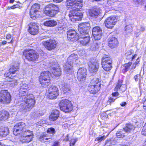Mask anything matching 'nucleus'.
<instances>
[{
	"label": "nucleus",
	"mask_w": 146,
	"mask_h": 146,
	"mask_svg": "<svg viewBox=\"0 0 146 146\" xmlns=\"http://www.w3.org/2000/svg\"><path fill=\"white\" fill-rule=\"evenodd\" d=\"M66 3L67 6L68 8L73 9L69 14L71 21L74 22L81 20L83 17V14L78 11L82 7V0H67Z\"/></svg>",
	"instance_id": "2"
},
{
	"label": "nucleus",
	"mask_w": 146,
	"mask_h": 146,
	"mask_svg": "<svg viewBox=\"0 0 146 146\" xmlns=\"http://www.w3.org/2000/svg\"><path fill=\"white\" fill-rule=\"evenodd\" d=\"M61 110L66 113L71 111L73 109V106L70 102L66 100H62L59 103Z\"/></svg>",
	"instance_id": "5"
},
{
	"label": "nucleus",
	"mask_w": 146,
	"mask_h": 146,
	"mask_svg": "<svg viewBox=\"0 0 146 146\" xmlns=\"http://www.w3.org/2000/svg\"><path fill=\"white\" fill-rule=\"evenodd\" d=\"M55 132V129L52 127L48 128L47 130V133L52 134V135H53V134Z\"/></svg>",
	"instance_id": "45"
},
{
	"label": "nucleus",
	"mask_w": 146,
	"mask_h": 146,
	"mask_svg": "<svg viewBox=\"0 0 146 146\" xmlns=\"http://www.w3.org/2000/svg\"><path fill=\"white\" fill-rule=\"evenodd\" d=\"M126 104V102H123L121 103L120 105L122 106H125Z\"/></svg>",
	"instance_id": "58"
},
{
	"label": "nucleus",
	"mask_w": 146,
	"mask_h": 146,
	"mask_svg": "<svg viewBox=\"0 0 146 146\" xmlns=\"http://www.w3.org/2000/svg\"><path fill=\"white\" fill-rule=\"evenodd\" d=\"M53 71L52 73L54 76H60L61 74V71L60 68L53 67Z\"/></svg>",
	"instance_id": "35"
},
{
	"label": "nucleus",
	"mask_w": 146,
	"mask_h": 146,
	"mask_svg": "<svg viewBox=\"0 0 146 146\" xmlns=\"http://www.w3.org/2000/svg\"><path fill=\"white\" fill-rule=\"evenodd\" d=\"M94 85L95 86L96 85H98L99 87H100V84L99 82V80L97 78H94L91 81L90 83Z\"/></svg>",
	"instance_id": "38"
},
{
	"label": "nucleus",
	"mask_w": 146,
	"mask_h": 146,
	"mask_svg": "<svg viewBox=\"0 0 146 146\" xmlns=\"http://www.w3.org/2000/svg\"><path fill=\"white\" fill-rule=\"evenodd\" d=\"M89 70L91 72H95L98 70L99 67V63L97 60H93L88 62Z\"/></svg>",
	"instance_id": "14"
},
{
	"label": "nucleus",
	"mask_w": 146,
	"mask_h": 146,
	"mask_svg": "<svg viewBox=\"0 0 146 146\" xmlns=\"http://www.w3.org/2000/svg\"><path fill=\"white\" fill-rule=\"evenodd\" d=\"M102 65L103 69L106 71H109L112 67L111 64H102Z\"/></svg>",
	"instance_id": "39"
},
{
	"label": "nucleus",
	"mask_w": 146,
	"mask_h": 146,
	"mask_svg": "<svg viewBox=\"0 0 146 146\" xmlns=\"http://www.w3.org/2000/svg\"><path fill=\"white\" fill-rule=\"evenodd\" d=\"M122 81L121 80H119L117 84V85L114 89L115 91H117L119 89L120 91L121 92H123L126 90V87L125 85L121 84Z\"/></svg>",
	"instance_id": "22"
},
{
	"label": "nucleus",
	"mask_w": 146,
	"mask_h": 146,
	"mask_svg": "<svg viewBox=\"0 0 146 146\" xmlns=\"http://www.w3.org/2000/svg\"><path fill=\"white\" fill-rule=\"evenodd\" d=\"M109 46L111 48L115 47L118 44L117 39L115 37L110 38L108 42Z\"/></svg>",
	"instance_id": "23"
},
{
	"label": "nucleus",
	"mask_w": 146,
	"mask_h": 146,
	"mask_svg": "<svg viewBox=\"0 0 146 146\" xmlns=\"http://www.w3.org/2000/svg\"><path fill=\"white\" fill-rule=\"evenodd\" d=\"M21 137L20 141L22 143H28L32 141L34 137V135H23L21 134Z\"/></svg>",
	"instance_id": "19"
},
{
	"label": "nucleus",
	"mask_w": 146,
	"mask_h": 146,
	"mask_svg": "<svg viewBox=\"0 0 146 146\" xmlns=\"http://www.w3.org/2000/svg\"><path fill=\"white\" fill-rule=\"evenodd\" d=\"M26 59L29 61H33L36 60L38 57V55L36 52L33 50L25 51L23 52Z\"/></svg>",
	"instance_id": "8"
},
{
	"label": "nucleus",
	"mask_w": 146,
	"mask_h": 146,
	"mask_svg": "<svg viewBox=\"0 0 146 146\" xmlns=\"http://www.w3.org/2000/svg\"><path fill=\"white\" fill-rule=\"evenodd\" d=\"M140 77V75L139 74H137L134 76V79L135 81L137 82L139 80V81L140 82V81L139 79Z\"/></svg>",
	"instance_id": "47"
},
{
	"label": "nucleus",
	"mask_w": 146,
	"mask_h": 146,
	"mask_svg": "<svg viewBox=\"0 0 146 146\" xmlns=\"http://www.w3.org/2000/svg\"><path fill=\"white\" fill-rule=\"evenodd\" d=\"M118 131L120 133V134L121 135H122V136L123 137H124L125 135L123 134V133L122 132L121 130Z\"/></svg>",
	"instance_id": "63"
},
{
	"label": "nucleus",
	"mask_w": 146,
	"mask_h": 146,
	"mask_svg": "<svg viewBox=\"0 0 146 146\" xmlns=\"http://www.w3.org/2000/svg\"><path fill=\"white\" fill-rule=\"evenodd\" d=\"M126 58L128 60H132L137 56L136 54L133 55V51L132 50H128L126 53Z\"/></svg>",
	"instance_id": "27"
},
{
	"label": "nucleus",
	"mask_w": 146,
	"mask_h": 146,
	"mask_svg": "<svg viewBox=\"0 0 146 146\" xmlns=\"http://www.w3.org/2000/svg\"><path fill=\"white\" fill-rule=\"evenodd\" d=\"M22 84L19 90V101L22 102L20 107L21 111L25 113L33 108L35 105V100L32 94H26V90L29 88L28 85L25 83Z\"/></svg>",
	"instance_id": "1"
},
{
	"label": "nucleus",
	"mask_w": 146,
	"mask_h": 146,
	"mask_svg": "<svg viewBox=\"0 0 146 146\" xmlns=\"http://www.w3.org/2000/svg\"><path fill=\"white\" fill-rule=\"evenodd\" d=\"M59 11L58 6L51 4L46 6L44 12L47 15L52 17Z\"/></svg>",
	"instance_id": "4"
},
{
	"label": "nucleus",
	"mask_w": 146,
	"mask_h": 146,
	"mask_svg": "<svg viewBox=\"0 0 146 146\" xmlns=\"http://www.w3.org/2000/svg\"><path fill=\"white\" fill-rule=\"evenodd\" d=\"M68 140H69V135L68 134L67 135L66 137L64 139V140L65 141H68Z\"/></svg>",
	"instance_id": "57"
},
{
	"label": "nucleus",
	"mask_w": 146,
	"mask_h": 146,
	"mask_svg": "<svg viewBox=\"0 0 146 146\" xmlns=\"http://www.w3.org/2000/svg\"><path fill=\"white\" fill-rule=\"evenodd\" d=\"M116 136L118 138H123V137L121 135L120 133L118 131L116 133Z\"/></svg>",
	"instance_id": "49"
},
{
	"label": "nucleus",
	"mask_w": 146,
	"mask_h": 146,
	"mask_svg": "<svg viewBox=\"0 0 146 146\" xmlns=\"http://www.w3.org/2000/svg\"><path fill=\"white\" fill-rule=\"evenodd\" d=\"M78 31L80 33L78 36L79 39H80V38H85L89 36L88 34L89 31H85V30H78Z\"/></svg>",
	"instance_id": "30"
},
{
	"label": "nucleus",
	"mask_w": 146,
	"mask_h": 146,
	"mask_svg": "<svg viewBox=\"0 0 146 146\" xmlns=\"http://www.w3.org/2000/svg\"><path fill=\"white\" fill-rule=\"evenodd\" d=\"M114 100H115L113 98H110L109 99L108 101L110 103H111L114 102Z\"/></svg>",
	"instance_id": "53"
},
{
	"label": "nucleus",
	"mask_w": 146,
	"mask_h": 146,
	"mask_svg": "<svg viewBox=\"0 0 146 146\" xmlns=\"http://www.w3.org/2000/svg\"><path fill=\"white\" fill-rule=\"evenodd\" d=\"M89 14L91 17L96 18L99 14V12L98 9H94L89 12Z\"/></svg>",
	"instance_id": "33"
},
{
	"label": "nucleus",
	"mask_w": 146,
	"mask_h": 146,
	"mask_svg": "<svg viewBox=\"0 0 146 146\" xmlns=\"http://www.w3.org/2000/svg\"><path fill=\"white\" fill-rule=\"evenodd\" d=\"M44 47L48 50H51L55 49L57 46V43L53 39H50L42 42Z\"/></svg>",
	"instance_id": "10"
},
{
	"label": "nucleus",
	"mask_w": 146,
	"mask_h": 146,
	"mask_svg": "<svg viewBox=\"0 0 146 146\" xmlns=\"http://www.w3.org/2000/svg\"><path fill=\"white\" fill-rule=\"evenodd\" d=\"M134 128L135 127L134 126L131 124H127L125 128L120 130L124 135L126 133L130 132L131 130L134 129Z\"/></svg>",
	"instance_id": "28"
},
{
	"label": "nucleus",
	"mask_w": 146,
	"mask_h": 146,
	"mask_svg": "<svg viewBox=\"0 0 146 146\" xmlns=\"http://www.w3.org/2000/svg\"><path fill=\"white\" fill-rule=\"evenodd\" d=\"M25 127V124L23 122H20L17 123L14 126L13 133L17 135L18 134L21 135L25 131L24 129Z\"/></svg>",
	"instance_id": "11"
},
{
	"label": "nucleus",
	"mask_w": 146,
	"mask_h": 146,
	"mask_svg": "<svg viewBox=\"0 0 146 146\" xmlns=\"http://www.w3.org/2000/svg\"><path fill=\"white\" fill-rule=\"evenodd\" d=\"M74 142H73L72 143H70V146H73L75 144V142L76 141V140H74Z\"/></svg>",
	"instance_id": "62"
},
{
	"label": "nucleus",
	"mask_w": 146,
	"mask_h": 146,
	"mask_svg": "<svg viewBox=\"0 0 146 146\" xmlns=\"http://www.w3.org/2000/svg\"><path fill=\"white\" fill-rule=\"evenodd\" d=\"M92 33L95 40H100L102 35V31L98 27H95L93 29Z\"/></svg>",
	"instance_id": "15"
},
{
	"label": "nucleus",
	"mask_w": 146,
	"mask_h": 146,
	"mask_svg": "<svg viewBox=\"0 0 146 146\" xmlns=\"http://www.w3.org/2000/svg\"><path fill=\"white\" fill-rule=\"evenodd\" d=\"M100 88L98 85H96V86H95L94 85H92L90 83L88 86V90L90 93L95 94L97 92L100 90Z\"/></svg>",
	"instance_id": "20"
},
{
	"label": "nucleus",
	"mask_w": 146,
	"mask_h": 146,
	"mask_svg": "<svg viewBox=\"0 0 146 146\" xmlns=\"http://www.w3.org/2000/svg\"><path fill=\"white\" fill-rule=\"evenodd\" d=\"M117 21V19L115 17H108L105 21V25L108 28H112L115 24Z\"/></svg>",
	"instance_id": "13"
},
{
	"label": "nucleus",
	"mask_w": 146,
	"mask_h": 146,
	"mask_svg": "<svg viewBox=\"0 0 146 146\" xmlns=\"http://www.w3.org/2000/svg\"><path fill=\"white\" fill-rule=\"evenodd\" d=\"M11 37V35L9 34H8L6 36V38L7 39H10Z\"/></svg>",
	"instance_id": "52"
},
{
	"label": "nucleus",
	"mask_w": 146,
	"mask_h": 146,
	"mask_svg": "<svg viewBox=\"0 0 146 146\" xmlns=\"http://www.w3.org/2000/svg\"><path fill=\"white\" fill-rule=\"evenodd\" d=\"M47 134H46V133H42L40 136L39 137V139L40 140H42L45 139L46 140H48V139H50V137H49V138H46V137H47Z\"/></svg>",
	"instance_id": "40"
},
{
	"label": "nucleus",
	"mask_w": 146,
	"mask_h": 146,
	"mask_svg": "<svg viewBox=\"0 0 146 146\" xmlns=\"http://www.w3.org/2000/svg\"><path fill=\"white\" fill-rule=\"evenodd\" d=\"M136 65H137V64H135V63H134L133 64V65H132V66H131V69H133L135 68L136 67Z\"/></svg>",
	"instance_id": "56"
},
{
	"label": "nucleus",
	"mask_w": 146,
	"mask_h": 146,
	"mask_svg": "<svg viewBox=\"0 0 146 146\" xmlns=\"http://www.w3.org/2000/svg\"><path fill=\"white\" fill-rule=\"evenodd\" d=\"M145 29L143 25H141L140 26V29H139L141 31H143Z\"/></svg>",
	"instance_id": "50"
},
{
	"label": "nucleus",
	"mask_w": 146,
	"mask_h": 146,
	"mask_svg": "<svg viewBox=\"0 0 146 146\" xmlns=\"http://www.w3.org/2000/svg\"><path fill=\"white\" fill-rule=\"evenodd\" d=\"M59 145V143L58 142H56L54 143L53 146H58Z\"/></svg>",
	"instance_id": "55"
},
{
	"label": "nucleus",
	"mask_w": 146,
	"mask_h": 146,
	"mask_svg": "<svg viewBox=\"0 0 146 146\" xmlns=\"http://www.w3.org/2000/svg\"><path fill=\"white\" fill-rule=\"evenodd\" d=\"M9 133V130L7 127H3L0 129V136L5 137Z\"/></svg>",
	"instance_id": "31"
},
{
	"label": "nucleus",
	"mask_w": 146,
	"mask_h": 146,
	"mask_svg": "<svg viewBox=\"0 0 146 146\" xmlns=\"http://www.w3.org/2000/svg\"><path fill=\"white\" fill-rule=\"evenodd\" d=\"M78 59V56L76 54H72L70 55L68 58L67 62L64 65V71L70 73V72L72 70L73 65L76 64V61Z\"/></svg>",
	"instance_id": "3"
},
{
	"label": "nucleus",
	"mask_w": 146,
	"mask_h": 146,
	"mask_svg": "<svg viewBox=\"0 0 146 146\" xmlns=\"http://www.w3.org/2000/svg\"><path fill=\"white\" fill-rule=\"evenodd\" d=\"M50 73L48 71H44L41 74L39 77V81L42 86H48L50 82L49 75Z\"/></svg>",
	"instance_id": "6"
},
{
	"label": "nucleus",
	"mask_w": 146,
	"mask_h": 146,
	"mask_svg": "<svg viewBox=\"0 0 146 146\" xmlns=\"http://www.w3.org/2000/svg\"><path fill=\"white\" fill-rule=\"evenodd\" d=\"M141 133L142 135H146V123L143 127Z\"/></svg>",
	"instance_id": "46"
},
{
	"label": "nucleus",
	"mask_w": 146,
	"mask_h": 146,
	"mask_svg": "<svg viewBox=\"0 0 146 146\" xmlns=\"http://www.w3.org/2000/svg\"><path fill=\"white\" fill-rule=\"evenodd\" d=\"M63 0H53L54 2H56L57 3H59L62 1Z\"/></svg>",
	"instance_id": "64"
},
{
	"label": "nucleus",
	"mask_w": 146,
	"mask_h": 146,
	"mask_svg": "<svg viewBox=\"0 0 146 146\" xmlns=\"http://www.w3.org/2000/svg\"><path fill=\"white\" fill-rule=\"evenodd\" d=\"M59 111L57 110L53 111L50 115L49 119L50 121H54L56 120L59 117Z\"/></svg>",
	"instance_id": "24"
},
{
	"label": "nucleus",
	"mask_w": 146,
	"mask_h": 146,
	"mask_svg": "<svg viewBox=\"0 0 146 146\" xmlns=\"http://www.w3.org/2000/svg\"><path fill=\"white\" fill-rule=\"evenodd\" d=\"M139 58H138L136 60V62L134 63L137 65L139 63Z\"/></svg>",
	"instance_id": "60"
},
{
	"label": "nucleus",
	"mask_w": 146,
	"mask_h": 146,
	"mask_svg": "<svg viewBox=\"0 0 146 146\" xmlns=\"http://www.w3.org/2000/svg\"><path fill=\"white\" fill-rule=\"evenodd\" d=\"M90 37L89 36H87V37L80 38L82 39L80 40V43L83 45H86L89 42Z\"/></svg>",
	"instance_id": "37"
},
{
	"label": "nucleus",
	"mask_w": 146,
	"mask_h": 146,
	"mask_svg": "<svg viewBox=\"0 0 146 146\" xmlns=\"http://www.w3.org/2000/svg\"><path fill=\"white\" fill-rule=\"evenodd\" d=\"M16 7H15V5H13V6H12V7H8V8L9 9H13L15 8Z\"/></svg>",
	"instance_id": "59"
},
{
	"label": "nucleus",
	"mask_w": 146,
	"mask_h": 146,
	"mask_svg": "<svg viewBox=\"0 0 146 146\" xmlns=\"http://www.w3.org/2000/svg\"><path fill=\"white\" fill-rule=\"evenodd\" d=\"M86 69L85 68H81L78 70L77 77L79 81L83 82L86 80Z\"/></svg>",
	"instance_id": "17"
},
{
	"label": "nucleus",
	"mask_w": 146,
	"mask_h": 146,
	"mask_svg": "<svg viewBox=\"0 0 146 146\" xmlns=\"http://www.w3.org/2000/svg\"><path fill=\"white\" fill-rule=\"evenodd\" d=\"M40 8L39 5L37 4H35L32 6L30 10V17L32 19H36V13L38 12Z\"/></svg>",
	"instance_id": "16"
},
{
	"label": "nucleus",
	"mask_w": 146,
	"mask_h": 146,
	"mask_svg": "<svg viewBox=\"0 0 146 146\" xmlns=\"http://www.w3.org/2000/svg\"><path fill=\"white\" fill-rule=\"evenodd\" d=\"M90 27V25L88 23H83L79 25L78 30L89 31Z\"/></svg>",
	"instance_id": "25"
},
{
	"label": "nucleus",
	"mask_w": 146,
	"mask_h": 146,
	"mask_svg": "<svg viewBox=\"0 0 146 146\" xmlns=\"http://www.w3.org/2000/svg\"><path fill=\"white\" fill-rule=\"evenodd\" d=\"M131 64V62H129L128 63L125 64L124 65V67L125 68V69H124V71L123 70L124 69H123V71H124V72H125L128 70L129 69V68Z\"/></svg>",
	"instance_id": "43"
},
{
	"label": "nucleus",
	"mask_w": 146,
	"mask_h": 146,
	"mask_svg": "<svg viewBox=\"0 0 146 146\" xmlns=\"http://www.w3.org/2000/svg\"><path fill=\"white\" fill-rule=\"evenodd\" d=\"M108 136V135L106 136L104 135L102 136H99L97 137L95 140V141H97L98 142H100L104 140Z\"/></svg>",
	"instance_id": "41"
},
{
	"label": "nucleus",
	"mask_w": 146,
	"mask_h": 146,
	"mask_svg": "<svg viewBox=\"0 0 146 146\" xmlns=\"http://www.w3.org/2000/svg\"><path fill=\"white\" fill-rule=\"evenodd\" d=\"M108 116L106 112H104L101 114V117L102 119H104L105 118L107 117Z\"/></svg>",
	"instance_id": "48"
},
{
	"label": "nucleus",
	"mask_w": 146,
	"mask_h": 146,
	"mask_svg": "<svg viewBox=\"0 0 146 146\" xmlns=\"http://www.w3.org/2000/svg\"><path fill=\"white\" fill-rule=\"evenodd\" d=\"M29 32L32 35H35L38 32V28L37 25L35 23H32L29 27Z\"/></svg>",
	"instance_id": "21"
},
{
	"label": "nucleus",
	"mask_w": 146,
	"mask_h": 146,
	"mask_svg": "<svg viewBox=\"0 0 146 146\" xmlns=\"http://www.w3.org/2000/svg\"><path fill=\"white\" fill-rule=\"evenodd\" d=\"M61 87L63 90V92L64 93L68 92L70 90L69 86L66 84H62L61 85Z\"/></svg>",
	"instance_id": "36"
},
{
	"label": "nucleus",
	"mask_w": 146,
	"mask_h": 146,
	"mask_svg": "<svg viewBox=\"0 0 146 146\" xmlns=\"http://www.w3.org/2000/svg\"><path fill=\"white\" fill-rule=\"evenodd\" d=\"M11 100V96L7 90H2L0 92V102L3 104L9 103Z\"/></svg>",
	"instance_id": "7"
},
{
	"label": "nucleus",
	"mask_w": 146,
	"mask_h": 146,
	"mask_svg": "<svg viewBox=\"0 0 146 146\" xmlns=\"http://www.w3.org/2000/svg\"><path fill=\"white\" fill-rule=\"evenodd\" d=\"M132 31V27L131 25H126L125 27V33L126 35H129Z\"/></svg>",
	"instance_id": "34"
},
{
	"label": "nucleus",
	"mask_w": 146,
	"mask_h": 146,
	"mask_svg": "<svg viewBox=\"0 0 146 146\" xmlns=\"http://www.w3.org/2000/svg\"><path fill=\"white\" fill-rule=\"evenodd\" d=\"M143 108L144 109L146 110V98L145 99V100L144 101L143 103Z\"/></svg>",
	"instance_id": "54"
},
{
	"label": "nucleus",
	"mask_w": 146,
	"mask_h": 146,
	"mask_svg": "<svg viewBox=\"0 0 146 146\" xmlns=\"http://www.w3.org/2000/svg\"><path fill=\"white\" fill-rule=\"evenodd\" d=\"M112 95L113 96L116 97L119 96V94L118 92H115L113 93Z\"/></svg>",
	"instance_id": "51"
},
{
	"label": "nucleus",
	"mask_w": 146,
	"mask_h": 146,
	"mask_svg": "<svg viewBox=\"0 0 146 146\" xmlns=\"http://www.w3.org/2000/svg\"><path fill=\"white\" fill-rule=\"evenodd\" d=\"M54 60L53 61L54 62H53L52 61L51 62H50V64H51V65H55V64L56 63V62H55L54 61Z\"/></svg>",
	"instance_id": "61"
},
{
	"label": "nucleus",
	"mask_w": 146,
	"mask_h": 146,
	"mask_svg": "<svg viewBox=\"0 0 146 146\" xmlns=\"http://www.w3.org/2000/svg\"><path fill=\"white\" fill-rule=\"evenodd\" d=\"M9 113L5 111H2L0 112V120L5 121L9 117Z\"/></svg>",
	"instance_id": "29"
},
{
	"label": "nucleus",
	"mask_w": 146,
	"mask_h": 146,
	"mask_svg": "<svg viewBox=\"0 0 146 146\" xmlns=\"http://www.w3.org/2000/svg\"><path fill=\"white\" fill-rule=\"evenodd\" d=\"M10 83L9 84L11 86H13L15 85H17V81L16 79H14L12 78L11 80H10Z\"/></svg>",
	"instance_id": "44"
},
{
	"label": "nucleus",
	"mask_w": 146,
	"mask_h": 146,
	"mask_svg": "<svg viewBox=\"0 0 146 146\" xmlns=\"http://www.w3.org/2000/svg\"><path fill=\"white\" fill-rule=\"evenodd\" d=\"M67 37L69 40L72 42L76 41L79 39V36L76 31L71 29L67 32Z\"/></svg>",
	"instance_id": "12"
},
{
	"label": "nucleus",
	"mask_w": 146,
	"mask_h": 146,
	"mask_svg": "<svg viewBox=\"0 0 146 146\" xmlns=\"http://www.w3.org/2000/svg\"><path fill=\"white\" fill-rule=\"evenodd\" d=\"M19 66L18 65L17 66H13L11 68L9 71L6 72L5 74V76L7 78H11L13 77L12 74H15V72L18 70L19 69Z\"/></svg>",
	"instance_id": "18"
},
{
	"label": "nucleus",
	"mask_w": 146,
	"mask_h": 146,
	"mask_svg": "<svg viewBox=\"0 0 146 146\" xmlns=\"http://www.w3.org/2000/svg\"><path fill=\"white\" fill-rule=\"evenodd\" d=\"M46 94L47 97L49 99L56 98L59 95L58 89L56 86H52L49 88Z\"/></svg>",
	"instance_id": "9"
},
{
	"label": "nucleus",
	"mask_w": 146,
	"mask_h": 146,
	"mask_svg": "<svg viewBox=\"0 0 146 146\" xmlns=\"http://www.w3.org/2000/svg\"><path fill=\"white\" fill-rule=\"evenodd\" d=\"M23 135H34V134L32 131L27 129L25 130L22 134Z\"/></svg>",
	"instance_id": "42"
},
{
	"label": "nucleus",
	"mask_w": 146,
	"mask_h": 146,
	"mask_svg": "<svg viewBox=\"0 0 146 146\" xmlns=\"http://www.w3.org/2000/svg\"><path fill=\"white\" fill-rule=\"evenodd\" d=\"M57 24V22L56 21L50 20L46 21L44 23V25L47 27H54Z\"/></svg>",
	"instance_id": "32"
},
{
	"label": "nucleus",
	"mask_w": 146,
	"mask_h": 146,
	"mask_svg": "<svg viewBox=\"0 0 146 146\" xmlns=\"http://www.w3.org/2000/svg\"><path fill=\"white\" fill-rule=\"evenodd\" d=\"M112 64L111 58L107 55H104L102 58V64Z\"/></svg>",
	"instance_id": "26"
}]
</instances>
